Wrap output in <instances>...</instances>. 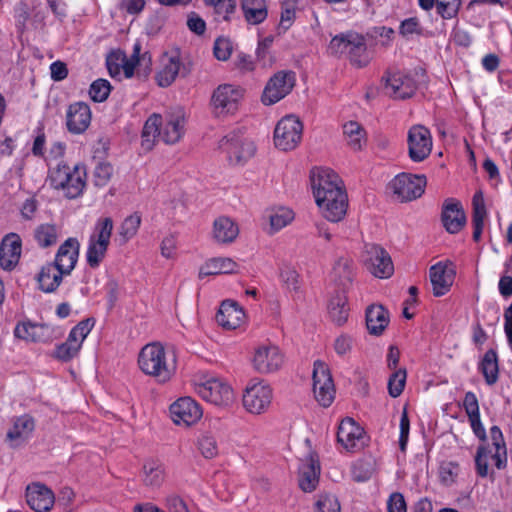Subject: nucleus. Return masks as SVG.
Here are the masks:
<instances>
[{
    "label": "nucleus",
    "instance_id": "nucleus-22",
    "mask_svg": "<svg viewBox=\"0 0 512 512\" xmlns=\"http://www.w3.org/2000/svg\"><path fill=\"white\" fill-rule=\"evenodd\" d=\"M22 251V241L18 234L6 235L0 244V266L4 270H12L19 262Z\"/></svg>",
    "mask_w": 512,
    "mask_h": 512
},
{
    "label": "nucleus",
    "instance_id": "nucleus-52",
    "mask_svg": "<svg viewBox=\"0 0 512 512\" xmlns=\"http://www.w3.org/2000/svg\"><path fill=\"white\" fill-rule=\"evenodd\" d=\"M340 510V503L334 495H320L316 502L315 512H340Z\"/></svg>",
    "mask_w": 512,
    "mask_h": 512
},
{
    "label": "nucleus",
    "instance_id": "nucleus-28",
    "mask_svg": "<svg viewBox=\"0 0 512 512\" xmlns=\"http://www.w3.org/2000/svg\"><path fill=\"white\" fill-rule=\"evenodd\" d=\"M244 318L243 309L233 300H224L216 315L218 324L227 330L238 328L243 323Z\"/></svg>",
    "mask_w": 512,
    "mask_h": 512
},
{
    "label": "nucleus",
    "instance_id": "nucleus-25",
    "mask_svg": "<svg viewBox=\"0 0 512 512\" xmlns=\"http://www.w3.org/2000/svg\"><path fill=\"white\" fill-rule=\"evenodd\" d=\"M90 122L91 111L86 103L76 102L69 106L66 115V124L71 133H83L89 127Z\"/></svg>",
    "mask_w": 512,
    "mask_h": 512
},
{
    "label": "nucleus",
    "instance_id": "nucleus-14",
    "mask_svg": "<svg viewBox=\"0 0 512 512\" xmlns=\"http://www.w3.org/2000/svg\"><path fill=\"white\" fill-rule=\"evenodd\" d=\"M426 177L402 173L397 175L390 183L393 193L402 202L419 198L424 193Z\"/></svg>",
    "mask_w": 512,
    "mask_h": 512
},
{
    "label": "nucleus",
    "instance_id": "nucleus-9",
    "mask_svg": "<svg viewBox=\"0 0 512 512\" xmlns=\"http://www.w3.org/2000/svg\"><path fill=\"white\" fill-rule=\"evenodd\" d=\"M220 148L227 154L232 165L245 164L256 152L254 142L239 133L225 136L220 142Z\"/></svg>",
    "mask_w": 512,
    "mask_h": 512
},
{
    "label": "nucleus",
    "instance_id": "nucleus-36",
    "mask_svg": "<svg viewBox=\"0 0 512 512\" xmlns=\"http://www.w3.org/2000/svg\"><path fill=\"white\" fill-rule=\"evenodd\" d=\"M237 264L231 258H212L199 269L198 277L235 273Z\"/></svg>",
    "mask_w": 512,
    "mask_h": 512
},
{
    "label": "nucleus",
    "instance_id": "nucleus-47",
    "mask_svg": "<svg viewBox=\"0 0 512 512\" xmlns=\"http://www.w3.org/2000/svg\"><path fill=\"white\" fill-rule=\"evenodd\" d=\"M34 238L39 246L50 247L58 240V229L52 224H41L35 229Z\"/></svg>",
    "mask_w": 512,
    "mask_h": 512
},
{
    "label": "nucleus",
    "instance_id": "nucleus-64",
    "mask_svg": "<svg viewBox=\"0 0 512 512\" xmlns=\"http://www.w3.org/2000/svg\"><path fill=\"white\" fill-rule=\"evenodd\" d=\"M169 512H189L185 502L178 496H170L167 499Z\"/></svg>",
    "mask_w": 512,
    "mask_h": 512
},
{
    "label": "nucleus",
    "instance_id": "nucleus-4",
    "mask_svg": "<svg viewBox=\"0 0 512 512\" xmlns=\"http://www.w3.org/2000/svg\"><path fill=\"white\" fill-rule=\"evenodd\" d=\"M328 49L332 55L348 58L357 67L369 63L365 38L356 32L336 35L331 39Z\"/></svg>",
    "mask_w": 512,
    "mask_h": 512
},
{
    "label": "nucleus",
    "instance_id": "nucleus-3",
    "mask_svg": "<svg viewBox=\"0 0 512 512\" xmlns=\"http://www.w3.org/2000/svg\"><path fill=\"white\" fill-rule=\"evenodd\" d=\"M137 362L141 372L153 378L158 384L170 382L176 374V355L160 342L148 343L142 347Z\"/></svg>",
    "mask_w": 512,
    "mask_h": 512
},
{
    "label": "nucleus",
    "instance_id": "nucleus-5",
    "mask_svg": "<svg viewBox=\"0 0 512 512\" xmlns=\"http://www.w3.org/2000/svg\"><path fill=\"white\" fill-rule=\"evenodd\" d=\"M50 184L57 190H63L67 198L73 199L80 196L86 185V171L84 167L75 165L58 164L49 176Z\"/></svg>",
    "mask_w": 512,
    "mask_h": 512
},
{
    "label": "nucleus",
    "instance_id": "nucleus-51",
    "mask_svg": "<svg viewBox=\"0 0 512 512\" xmlns=\"http://www.w3.org/2000/svg\"><path fill=\"white\" fill-rule=\"evenodd\" d=\"M113 167L108 162H99L94 169V183L96 186H105L113 176Z\"/></svg>",
    "mask_w": 512,
    "mask_h": 512
},
{
    "label": "nucleus",
    "instance_id": "nucleus-32",
    "mask_svg": "<svg viewBox=\"0 0 512 512\" xmlns=\"http://www.w3.org/2000/svg\"><path fill=\"white\" fill-rule=\"evenodd\" d=\"M354 276L355 268L352 260L345 257L337 259L332 270V281L334 284L344 292L351 286Z\"/></svg>",
    "mask_w": 512,
    "mask_h": 512
},
{
    "label": "nucleus",
    "instance_id": "nucleus-31",
    "mask_svg": "<svg viewBox=\"0 0 512 512\" xmlns=\"http://www.w3.org/2000/svg\"><path fill=\"white\" fill-rule=\"evenodd\" d=\"M320 465L314 456L310 455L299 469V487L304 492H312L319 482Z\"/></svg>",
    "mask_w": 512,
    "mask_h": 512
},
{
    "label": "nucleus",
    "instance_id": "nucleus-45",
    "mask_svg": "<svg viewBox=\"0 0 512 512\" xmlns=\"http://www.w3.org/2000/svg\"><path fill=\"white\" fill-rule=\"evenodd\" d=\"M197 448L206 459H213L219 453L218 442L210 431L203 432L197 439Z\"/></svg>",
    "mask_w": 512,
    "mask_h": 512
},
{
    "label": "nucleus",
    "instance_id": "nucleus-37",
    "mask_svg": "<svg viewBox=\"0 0 512 512\" xmlns=\"http://www.w3.org/2000/svg\"><path fill=\"white\" fill-rule=\"evenodd\" d=\"M35 428L34 420L29 415H23L17 418L13 427L7 433V438L15 442V446L25 441Z\"/></svg>",
    "mask_w": 512,
    "mask_h": 512
},
{
    "label": "nucleus",
    "instance_id": "nucleus-39",
    "mask_svg": "<svg viewBox=\"0 0 512 512\" xmlns=\"http://www.w3.org/2000/svg\"><path fill=\"white\" fill-rule=\"evenodd\" d=\"M63 275L65 274L62 273L56 265L53 263L47 264L42 268L38 276L40 289L46 293L55 291L60 285Z\"/></svg>",
    "mask_w": 512,
    "mask_h": 512
},
{
    "label": "nucleus",
    "instance_id": "nucleus-43",
    "mask_svg": "<svg viewBox=\"0 0 512 512\" xmlns=\"http://www.w3.org/2000/svg\"><path fill=\"white\" fill-rule=\"evenodd\" d=\"M344 135L348 145L355 151L362 148L365 143V131L358 122L350 121L343 126Z\"/></svg>",
    "mask_w": 512,
    "mask_h": 512
},
{
    "label": "nucleus",
    "instance_id": "nucleus-58",
    "mask_svg": "<svg viewBox=\"0 0 512 512\" xmlns=\"http://www.w3.org/2000/svg\"><path fill=\"white\" fill-rule=\"evenodd\" d=\"M410 423L406 410L403 411L400 419V438H399V447L402 452L406 450V445L408 442Z\"/></svg>",
    "mask_w": 512,
    "mask_h": 512
},
{
    "label": "nucleus",
    "instance_id": "nucleus-56",
    "mask_svg": "<svg viewBox=\"0 0 512 512\" xmlns=\"http://www.w3.org/2000/svg\"><path fill=\"white\" fill-rule=\"evenodd\" d=\"M214 56L220 61H226L232 52V44L226 38H218L214 43Z\"/></svg>",
    "mask_w": 512,
    "mask_h": 512
},
{
    "label": "nucleus",
    "instance_id": "nucleus-59",
    "mask_svg": "<svg viewBox=\"0 0 512 512\" xmlns=\"http://www.w3.org/2000/svg\"><path fill=\"white\" fill-rule=\"evenodd\" d=\"M387 506L388 512H407L404 496L399 492L391 494Z\"/></svg>",
    "mask_w": 512,
    "mask_h": 512
},
{
    "label": "nucleus",
    "instance_id": "nucleus-62",
    "mask_svg": "<svg viewBox=\"0 0 512 512\" xmlns=\"http://www.w3.org/2000/svg\"><path fill=\"white\" fill-rule=\"evenodd\" d=\"M187 26L192 32L198 35L203 34L206 28L205 21L195 13H191L188 16Z\"/></svg>",
    "mask_w": 512,
    "mask_h": 512
},
{
    "label": "nucleus",
    "instance_id": "nucleus-42",
    "mask_svg": "<svg viewBox=\"0 0 512 512\" xmlns=\"http://www.w3.org/2000/svg\"><path fill=\"white\" fill-rule=\"evenodd\" d=\"M490 437L494 448L492 460L494 461L495 466L498 469H501L504 467L506 460V447L501 430L497 426H493L490 429Z\"/></svg>",
    "mask_w": 512,
    "mask_h": 512
},
{
    "label": "nucleus",
    "instance_id": "nucleus-20",
    "mask_svg": "<svg viewBox=\"0 0 512 512\" xmlns=\"http://www.w3.org/2000/svg\"><path fill=\"white\" fill-rule=\"evenodd\" d=\"M170 414L175 424L190 426L201 419L203 412L194 399L182 397L170 406Z\"/></svg>",
    "mask_w": 512,
    "mask_h": 512
},
{
    "label": "nucleus",
    "instance_id": "nucleus-30",
    "mask_svg": "<svg viewBox=\"0 0 512 512\" xmlns=\"http://www.w3.org/2000/svg\"><path fill=\"white\" fill-rule=\"evenodd\" d=\"M181 61L178 53H165L162 56L161 68L157 73L156 80L159 86H170L180 73Z\"/></svg>",
    "mask_w": 512,
    "mask_h": 512
},
{
    "label": "nucleus",
    "instance_id": "nucleus-21",
    "mask_svg": "<svg viewBox=\"0 0 512 512\" xmlns=\"http://www.w3.org/2000/svg\"><path fill=\"white\" fill-rule=\"evenodd\" d=\"M26 500L35 512H48L55 503V495L46 485L34 482L26 488Z\"/></svg>",
    "mask_w": 512,
    "mask_h": 512
},
{
    "label": "nucleus",
    "instance_id": "nucleus-44",
    "mask_svg": "<svg viewBox=\"0 0 512 512\" xmlns=\"http://www.w3.org/2000/svg\"><path fill=\"white\" fill-rule=\"evenodd\" d=\"M294 212L287 207H277L269 214L270 228L273 232L279 231L294 220Z\"/></svg>",
    "mask_w": 512,
    "mask_h": 512
},
{
    "label": "nucleus",
    "instance_id": "nucleus-7",
    "mask_svg": "<svg viewBox=\"0 0 512 512\" xmlns=\"http://www.w3.org/2000/svg\"><path fill=\"white\" fill-rule=\"evenodd\" d=\"M113 230V221L106 217L99 220L95 226L94 233L90 236L87 248V263L91 268H96L105 258L107 248Z\"/></svg>",
    "mask_w": 512,
    "mask_h": 512
},
{
    "label": "nucleus",
    "instance_id": "nucleus-41",
    "mask_svg": "<svg viewBox=\"0 0 512 512\" xmlns=\"http://www.w3.org/2000/svg\"><path fill=\"white\" fill-rule=\"evenodd\" d=\"M328 312L331 320L337 324L342 325L347 321L348 308L347 298L343 294H338L330 300Z\"/></svg>",
    "mask_w": 512,
    "mask_h": 512
},
{
    "label": "nucleus",
    "instance_id": "nucleus-63",
    "mask_svg": "<svg viewBox=\"0 0 512 512\" xmlns=\"http://www.w3.org/2000/svg\"><path fill=\"white\" fill-rule=\"evenodd\" d=\"M145 6V0H121L120 8L129 14L140 13Z\"/></svg>",
    "mask_w": 512,
    "mask_h": 512
},
{
    "label": "nucleus",
    "instance_id": "nucleus-61",
    "mask_svg": "<svg viewBox=\"0 0 512 512\" xmlns=\"http://www.w3.org/2000/svg\"><path fill=\"white\" fill-rule=\"evenodd\" d=\"M353 346V340L350 336L340 335L336 338L334 343V349L338 355H346L349 353Z\"/></svg>",
    "mask_w": 512,
    "mask_h": 512
},
{
    "label": "nucleus",
    "instance_id": "nucleus-34",
    "mask_svg": "<svg viewBox=\"0 0 512 512\" xmlns=\"http://www.w3.org/2000/svg\"><path fill=\"white\" fill-rule=\"evenodd\" d=\"M389 323V314L382 305H371L366 310V326L370 334L381 335Z\"/></svg>",
    "mask_w": 512,
    "mask_h": 512
},
{
    "label": "nucleus",
    "instance_id": "nucleus-53",
    "mask_svg": "<svg viewBox=\"0 0 512 512\" xmlns=\"http://www.w3.org/2000/svg\"><path fill=\"white\" fill-rule=\"evenodd\" d=\"M438 13L443 18L450 19L454 17L461 5V0H436Z\"/></svg>",
    "mask_w": 512,
    "mask_h": 512
},
{
    "label": "nucleus",
    "instance_id": "nucleus-17",
    "mask_svg": "<svg viewBox=\"0 0 512 512\" xmlns=\"http://www.w3.org/2000/svg\"><path fill=\"white\" fill-rule=\"evenodd\" d=\"M408 153L411 160L421 162L426 159L432 150V136L423 125H413L407 135Z\"/></svg>",
    "mask_w": 512,
    "mask_h": 512
},
{
    "label": "nucleus",
    "instance_id": "nucleus-29",
    "mask_svg": "<svg viewBox=\"0 0 512 512\" xmlns=\"http://www.w3.org/2000/svg\"><path fill=\"white\" fill-rule=\"evenodd\" d=\"M442 222L449 233L459 232L466 223V216L460 202L447 199L443 206Z\"/></svg>",
    "mask_w": 512,
    "mask_h": 512
},
{
    "label": "nucleus",
    "instance_id": "nucleus-54",
    "mask_svg": "<svg viewBox=\"0 0 512 512\" xmlns=\"http://www.w3.org/2000/svg\"><path fill=\"white\" fill-rule=\"evenodd\" d=\"M494 452L492 450H487L484 447H480L478 449L475 463L477 468V473L481 477H486L488 475V458L489 456L492 458Z\"/></svg>",
    "mask_w": 512,
    "mask_h": 512
},
{
    "label": "nucleus",
    "instance_id": "nucleus-2",
    "mask_svg": "<svg viewBox=\"0 0 512 512\" xmlns=\"http://www.w3.org/2000/svg\"><path fill=\"white\" fill-rule=\"evenodd\" d=\"M186 113L181 107L171 109L165 115V122L159 114L151 115L144 124L142 131V148L150 151L157 138L166 144L178 142L185 132Z\"/></svg>",
    "mask_w": 512,
    "mask_h": 512
},
{
    "label": "nucleus",
    "instance_id": "nucleus-15",
    "mask_svg": "<svg viewBox=\"0 0 512 512\" xmlns=\"http://www.w3.org/2000/svg\"><path fill=\"white\" fill-rule=\"evenodd\" d=\"M313 392L315 399L323 407L330 406L334 400L335 389L332 376L328 366L321 361L314 363Z\"/></svg>",
    "mask_w": 512,
    "mask_h": 512
},
{
    "label": "nucleus",
    "instance_id": "nucleus-26",
    "mask_svg": "<svg viewBox=\"0 0 512 512\" xmlns=\"http://www.w3.org/2000/svg\"><path fill=\"white\" fill-rule=\"evenodd\" d=\"M79 247L76 238H68L59 247L53 264L65 275H69L74 269L79 255Z\"/></svg>",
    "mask_w": 512,
    "mask_h": 512
},
{
    "label": "nucleus",
    "instance_id": "nucleus-35",
    "mask_svg": "<svg viewBox=\"0 0 512 512\" xmlns=\"http://www.w3.org/2000/svg\"><path fill=\"white\" fill-rule=\"evenodd\" d=\"M238 234V226L230 218L219 217L214 221L212 236L217 243H231L236 239Z\"/></svg>",
    "mask_w": 512,
    "mask_h": 512
},
{
    "label": "nucleus",
    "instance_id": "nucleus-8",
    "mask_svg": "<svg viewBox=\"0 0 512 512\" xmlns=\"http://www.w3.org/2000/svg\"><path fill=\"white\" fill-rule=\"evenodd\" d=\"M303 124L295 115L281 118L274 130V144L282 151L294 150L302 140Z\"/></svg>",
    "mask_w": 512,
    "mask_h": 512
},
{
    "label": "nucleus",
    "instance_id": "nucleus-1",
    "mask_svg": "<svg viewBox=\"0 0 512 512\" xmlns=\"http://www.w3.org/2000/svg\"><path fill=\"white\" fill-rule=\"evenodd\" d=\"M311 185L316 204L330 222H339L348 208L347 194L338 175L330 169L312 171Z\"/></svg>",
    "mask_w": 512,
    "mask_h": 512
},
{
    "label": "nucleus",
    "instance_id": "nucleus-57",
    "mask_svg": "<svg viewBox=\"0 0 512 512\" xmlns=\"http://www.w3.org/2000/svg\"><path fill=\"white\" fill-rule=\"evenodd\" d=\"M140 54V45L135 44L133 49V54L130 59L123 58V70L125 76L130 78L133 75L135 66L140 63V61H145V55H143L142 59L139 57Z\"/></svg>",
    "mask_w": 512,
    "mask_h": 512
},
{
    "label": "nucleus",
    "instance_id": "nucleus-16",
    "mask_svg": "<svg viewBox=\"0 0 512 512\" xmlns=\"http://www.w3.org/2000/svg\"><path fill=\"white\" fill-rule=\"evenodd\" d=\"M196 393L205 401L217 406H227L233 402L232 388L219 379H209L195 386Z\"/></svg>",
    "mask_w": 512,
    "mask_h": 512
},
{
    "label": "nucleus",
    "instance_id": "nucleus-10",
    "mask_svg": "<svg viewBox=\"0 0 512 512\" xmlns=\"http://www.w3.org/2000/svg\"><path fill=\"white\" fill-rule=\"evenodd\" d=\"M296 83L295 73L289 70L276 72L266 83L262 93V103L273 105L285 98L294 88Z\"/></svg>",
    "mask_w": 512,
    "mask_h": 512
},
{
    "label": "nucleus",
    "instance_id": "nucleus-38",
    "mask_svg": "<svg viewBox=\"0 0 512 512\" xmlns=\"http://www.w3.org/2000/svg\"><path fill=\"white\" fill-rule=\"evenodd\" d=\"M473 206V239L477 242L481 238L484 220L487 216L486 206L482 191H477L472 199Z\"/></svg>",
    "mask_w": 512,
    "mask_h": 512
},
{
    "label": "nucleus",
    "instance_id": "nucleus-18",
    "mask_svg": "<svg viewBox=\"0 0 512 512\" xmlns=\"http://www.w3.org/2000/svg\"><path fill=\"white\" fill-rule=\"evenodd\" d=\"M365 264L368 270L378 278H388L394 271L390 255L375 244L365 246Z\"/></svg>",
    "mask_w": 512,
    "mask_h": 512
},
{
    "label": "nucleus",
    "instance_id": "nucleus-50",
    "mask_svg": "<svg viewBox=\"0 0 512 512\" xmlns=\"http://www.w3.org/2000/svg\"><path fill=\"white\" fill-rule=\"evenodd\" d=\"M405 382H406V370L405 369L396 370L390 376L389 381H388L389 394L394 398L398 397L404 389Z\"/></svg>",
    "mask_w": 512,
    "mask_h": 512
},
{
    "label": "nucleus",
    "instance_id": "nucleus-12",
    "mask_svg": "<svg viewBox=\"0 0 512 512\" xmlns=\"http://www.w3.org/2000/svg\"><path fill=\"white\" fill-rule=\"evenodd\" d=\"M272 401V389L263 380H252L248 383L243 394L245 409L253 414L264 412Z\"/></svg>",
    "mask_w": 512,
    "mask_h": 512
},
{
    "label": "nucleus",
    "instance_id": "nucleus-60",
    "mask_svg": "<svg viewBox=\"0 0 512 512\" xmlns=\"http://www.w3.org/2000/svg\"><path fill=\"white\" fill-rule=\"evenodd\" d=\"M400 33L405 37H409L413 34H421V27L417 18L404 20L400 25Z\"/></svg>",
    "mask_w": 512,
    "mask_h": 512
},
{
    "label": "nucleus",
    "instance_id": "nucleus-23",
    "mask_svg": "<svg viewBox=\"0 0 512 512\" xmlns=\"http://www.w3.org/2000/svg\"><path fill=\"white\" fill-rule=\"evenodd\" d=\"M455 271L451 265L442 262L430 267L429 277L433 287V294L440 297L446 294L454 281Z\"/></svg>",
    "mask_w": 512,
    "mask_h": 512
},
{
    "label": "nucleus",
    "instance_id": "nucleus-11",
    "mask_svg": "<svg viewBox=\"0 0 512 512\" xmlns=\"http://www.w3.org/2000/svg\"><path fill=\"white\" fill-rule=\"evenodd\" d=\"M94 322L91 319H86L78 323L69 333L67 340L58 345L53 353V356L63 362L70 361L74 358L89 332L91 331Z\"/></svg>",
    "mask_w": 512,
    "mask_h": 512
},
{
    "label": "nucleus",
    "instance_id": "nucleus-40",
    "mask_svg": "<svg viewBox=\"0 0 512 512\" xmlns=\"http://www.w3.org/2000/svg\"><path fill=\"white\" fill-rule=\"evenodd\" d=\"M241 7L244 17L249 24L257 25L267 18L265 0H242Z\"/></svg>",
    "mask_w": 512,
    "mask_h": 512
},
{
    "label": "nucleus",
    "instance_id": "nucleus-33",
    "mask_svg": "<svg viewBox=\"0 0 512 512\" xmlns=\"http://www.w3.org/2000/svg\"><path fill=\"white\" fill-rule=\"evenodd\" d=\"M165 480L164 464L158 459H147L142 468V481L146 487L159 488Z\"/></svg>",
    "mask_w": 512,
    "mask_h": 512
},
{
    "label": "nucleus",
    "instance_id": "nucleus-27",
    "mask_svg": "<svg viewBox=\"0 0 512 512\" xmlns=\"http://www.w3.org/2000/svg\"><path fill=\"white\" fill-rule=\"evenodd\" d=\"M14 334L19 339L31 342L46 343L54 338V331L50 326L30 322L19 323L15 327Z\"/></svg>",
    "mask_w": 512,
    "mask_h": 512
},
{
    "label": "nucleus",
    "instance_id": "nucleus-13",
    "mask_svg": "<svg viewBox=\"0 0 512 512\" xmlns=\"http://www.w3.org/2000/svg\"><path fill=\"white\" fill-rule=\"evenodd\" d=\"M384 92L387 96L403 100L411 97L417 90V81L415 75L401 71L387 73L383 77Z\"/></svg>",
    "mask_w": 512,
    "mask_h": 512
},
{
    "label": "nucleus",
    "instance_id": "nucleus-46",
    "mask_svg": "<svg viewBox=\"0 0 512 512\" xmlns=\"http://www.w3.org/2000/svg\"><path fill=\"white\" fill-rule=\"evenodd\" d=\"M481 371L487 384L492 385L498 379V360L494 350H488L481 362Z\"/></svg>",
    "mask_w": 512,
    "mask_h": 512
},
{
    "label": "nucleus",
    "instance_id": "nucleus-19",
    "mask_svg": "<svg viewBox=\"0 0 512 512\" xmlns=\"http://www.w3.org/2000/svg\"><path fill=\"white\" fill-rule=\"evenodd\" d=\"M283 361V355L277 346L261 345L255 349L252 363L257 372L268 374L277 371Z\"/></svg>",
    "mask_w": 512,
    "mask_h": 512
},
{
    "label": "nucleus",
    "instance_id": "nucleus-24",
    "mask_svg": "<svg viewBox=\"0 0 512 512\" xmlns=\"http://www.w3.org/2000/svg\"><path fill=\"white\" fill-rule=\"evenodd\" d=\"M363 429L352 418L343 419L339 425L337 440L347 450L353 451L363 445Z\"/></svg>",
    "mask_w": 512,
    "mask_h": 512
},
{
    "label": "nucleus",
    "instance_id": "nucleus-48",
    "mask_svg": "<svg viewBox=\"0 0 512 512\" xmlns=\"http://www.w3.org/2000/svg\"><path fill=\"white\" fill-rule=\"evenodd\" d=\"M140 224L141 216L137 213H134L124 219L119 228V234L122 237L123 242H127L136 235Z\"/></svg>",
    "mask_w": 512,
    "mask_h": 512
},
{
    "label": "nucleus",
    "instance_id": "nucleus-6",
    "mask_svg": "<svg viewBox=\"0 0 512 512\" xmlns=\"http://www.w3.org/2000/svg\"><path fill=\"white\" fill-rule=\"evenodd\" d=\"M243 97L242 87L229 83L220 84L213 90L210 98L212 114L220 119L235 115Z\"/></svg>",
    "mask_w": 512,
    "mask_h": 512
},
{
    "label": "nucleus",
    "instance_id": "nucleus-49",
    "mask_svg": "<svg viewBox=\"0 0 512 512\" xmlns=\"http://www.w3.org/2000/svg\"><path fill=\"white\" fill-rule=\"evenodd\" d=\"M110 91L111 85L108 80L97 79L91 84L89 95L93 101L103 102L108 98Z\"/></svg>",
    "mask_w": 512,
    "mask_h": 512
},
{
    "label": "nucleus",
    "instance_id": "nucleus-55",
    "mask_svg": "<svg viewBox=\"0 0 512 512\" xmlns=\"http://www.w3.org/2000/svg\"><path fill=\"white\" fill-rule=\"evenodd\" d=\"M280 277L283 283L286 285L287 289L291 291H298L299 289V281H298V273L297 271L289 266H285L282 268Z\"/></svg>",
    "mask_w": 512,
    "mask_h": 512
}]
</instances>
